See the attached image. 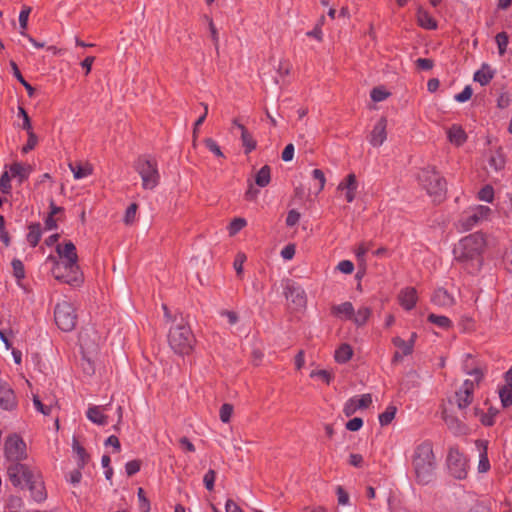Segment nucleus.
<instances>
[{
    "instance_id": "de8ad7c7",
    "label": "nucleus",
    "mask_w": 512,
    "mask_h": 512,
    "mask_svg": "<svg viewBox=\"0 0 512 512\" xmlns=\"http://www.w3.org/2000/svg\"><path fill=\"white\" fill-rule=\"evenodd\" d=\"M31 7L30 6H27V5H24L20 11V14H19V24H20V27L22 29L21 32H25V30L27 29L28 27V19H29V15L31 13Z\"/></svg>"
},
{
    "instance_id": "79ce46f5",
    "label": "nucleus",
    "mask_w": 512,
    "mask_h": 512,
    "mask_svg": "<svg viewBox=\"0 0 512 512\" xmlns=\"http://www.w3.org/2000/svg\"><path fill=\"white\" fill-rule=\"evenodd\" d=\"M247 225V221L244 218H235L231 221L228 226V232L230 236L236 235Z\"/></svg>"
},
{
    "instance_id": "58836bf2",
    "label": "nucleus",
    "mask_w": 512,
    "mask_h": 512,
    "mask_svg": "<svg viewBox=\"0 0 512 512\" xmlns=\"http://www.w3.org/2000/svg\"><path fill=\"white\" fill-rule=\"evenodd\" d=\"M499 397L501 401V405L504 408L510 407L512 405V388L506 385H503L499 388Z\"/></svg>"
},
{
    "instance_id": "b1692460",
    "label": "nucleus",
    "mask_w": 512,
    "mask_h": 512,
    "mask_svg": "<svg viewBox=\"0 0 512 512\" xmlns=\"http://www.w3.org/2000/svg\"><path fill=\"white\" fill-rule=\"evenodd\" d=\"M13 178H18L19 183L28 179L33 171V167L29 164L14 162L9 166L8 170Z\"/></svg>"
},
{
    "instance_id": "20e7f679",
    "label": "nucleus",
    "mask_w": 512,
    "mask_h": 512,
    "mask_svg": "<svg viewBox=\"0 0 512 512\" xmlns=\"http://www.w3.org/2000/svg\"><path fill=\"white\" fill-rule=\"evenodd\" d=\"M418 181L433 201L444 200L447 192L446 180L434 167L423 168L418 174Z\"/></svg>"
},
{
    "instance_id": "f8f14e48",
    "label": "nucleus",
    "mask_w": 512,
    "mask_h": 512,
    "mask_svg": "<svg viewBox=\"0 0 512 512\" xmlns=\"http://www.w3.org/2000/svg\"><path fill=\"white\" fill-rule=\"evenodd\" d=\"M455 512H489L488 507L479 501L476 494L463 491L456 498Z\"/></svg>"
},
{
    "instance_id": "1a4fd4ad",
    "label": "nucleus",
    "mask_w": 512,
    "mask_h": 512,
    "mask_svg": "<svg viewBox=\"0 0 512 512\" xmlns=\"http://www.w3.org/2000/svg\"><path fill=\"white\" fill-rule=\"evenodd\" d=\"M449 473L458 480H463L468 475L469 465L467 457L457 448H451L447 456Z\"/></svg>"
},
{
    "instance_id": "49530a36",
    "label": "nucleus",
    "mask_w": 512,
    "mask_h": 512,
    "mask_svg": "<svg viewBox=\"0 0 512 512\" xmlns=\"http://www.w3.org/2000/svg\"><path fill=\"white\" fill-rule=\"evenodd\" d=\"M33 404L37 411L43 415H50L52 412V404H43L37 395L33 396Z\"/></svg>"
},
{
    "instance_id": "cd10ccee",
    "label": "nucleus",
    "mask_w": 512,
    "mask_h": 512,
    "mask_svg": "<svg viewBox=\"0 0 512 512\" xmlns=\"http://www.w3.org/2000/svg\"><path fill=\"white\" fill-rule=\"evenodd\" d=\"M432 302L440 307H451L455 303V299L453 295H451L446 289L444 288H438L433 296H432Z\"/></svg>"
},
{
    "instance_id": "2eb2a0df",
    "label": "nucleus",
    "mask_w": 512,
    "mask_h": 512,
    "mask_svg": "<svg viewBox=\"0 0 512 512\" xmlns=\"http://www.w3.org/2000/svg\"><path fill=\"white\" fill-rule=\"evenodd\" d=\"M475 383L472 380H465L458 391H456V403L460 410L466 409L473 401Z\"/></svg>"
},
{
    "instance_id": "a18cd8bd",
    "label": "nucleus",
    "mask_w": 512,
    "mask_h": 512,
    "mask_svg": "<svg viewBox=\"0 0 512 512\" xmlns=\"http://www.w3.org/2000/svg\"><path fill=\"white\" fill-rule=\"evenodd\" d=\"M310 377L318 378L326 384H330V382L333 380V374L330 371L325 370V369L313 370L310 373Z\"/></svg>"
},
{
    "instance_id": "aec40b11",
    "label": "nucleus",
    "mask_w": 512,
    "mask_h": 512,
    "mask_svg": "<svg viewBox=\"0 0 512 512\" xmlns=\"http://www.w3.org/2000/svg\"><path fill=\"white\" fill-rule=\"evenodd\" d=\"M233 126L236 127L240 131V138L242 142V146L246 154L251 153L257 145L256 140L253 135L247 130V128L241 124L237 119L233 120Z\"/></svg>"
},
{
    "instance_id": "ddd939ff",
    "label": "nucleus",
    "mask_w": 512,
    "mask_h": 512,
    "mask_svg": "<svg viewBox=\"0 0 512 512\" xmlns=\"http://www.w3.org/2000/svg\"><path fill=\"white\" fill-rule=\"evenodd\" d=\"M372 404L371 394H362L351 397L343 406V413L350 417L359 410L367 409Z\"/></svg>"
},
{
    "instance_id": "0e129e2a",
    "label": "nucleus",
    "mask_w": 512,
    "mask_h": 512,
    "mask_svg": "<svg viewBox=\"0 0 512 512\" xmlns=\"http://www.w3.org/2000/svg\"><path fill=\"white\" fill-rule=\"evenodd\" d=\"M312 177L318 181V193L324 189L326 178L322 170L314 169L312 171Z\"/></svg>"
},
{
    "instance_id": "6ab92c4d",
    "label": "nucleus",
    "mask_w": 512,
    "mask_h": 512,
    "mask_svg": "<svg viewBox=\"0 0 512 512\" xmlns=\"http://www.w3.org/2000/svg\"><path fill=\"white\" fill-rule=\"evenodd\" d=\"M418 301L417 291L414 287H405L398 294L399 304L407 311L412 310Z\"/></svg>"
},
{
    "instance_id": "c85d7f7f",
    "label": "nucleus",
    "mask_w": 512,
    "mask_h": 512,
    "mask_svg": "<svg viewBox=\"0 0 512 512\" xmlns=\"http://www.w3.org/2000/svg\"><path fill=\"white\" fill-rule=\"evenodd\" d=\"M416 18L418 25L424 29L435 30L437 28V21L422 7L417 9Z\"/></svg>"
},
{
    "instance_id": "680f3d73",
    "label": "nucleus",
    "mask_w": 512,
    "mask_h": 512,
    "mask_svg": "<svg viewBox=\"0 0 512 512\" xmlns=\"http://www.w3.org/2000/svg\"><path fill=\"white\" fill-rule=\"evenodd\" d=\"M141 462L139 460L128 461L125 465V471L128 476H132L140 471Z\"/></svg>"
},
{
    "instance_id": "13d9d810",
    "label": "nucleus",
    "mask_w": 512,
    "mask_h": 512,
    "mask_svg": "<svg viewBox=\"0 0 512 512\" xmlns=\"http://www.w3.org/2000/svg\"><path fill=\"white\" fill-rule=\"evenodd\" d=\"M27 134L28 140L27 143L22 147L23 153H28L30 150L34 149L38 142L37 136L33 131L27 132Z\"/></svg>"
},
{
    "instance_id": "393cba45",
    "label": "nucleus",
    "mask_w": 512,
    "mask_h": 512,
    "mask_svg": "<svg viewBox=\"0 0 512 512\" xmlns=\"http://www.w3.org/2000/svg\"><path fill=\"white\" fill-rule=\"evenodd\" d=\"M25 486H28L33 499L42 502L46 499L47 494L43 481L36 475Z\"/></svg>"
},
{
    "instance_id": "69168bd1",
    "label": "nucleus",
    "mask_w": 512,
    "mask_h": 512,
    "mask_svg": "<svg viewBox=\"0 0 512 512\" xmlns=\"http://www.w3.org/2000/svg\"><path fill=\"white\" fill-rule=\"evenodd\" d=\"M505 161L501 155L491 156L489 159L490 167L494 168V170L499 171L504 167Z\"/></svg>"
},
{
    "instance_id": "72a5a7b5",
    "label": "nucleus",
    "mask_w": 512,
    "mask_h": 512,
    "mask_svg": "<svg viewBox=\"0 0 512 512\" xmlns=\"http://www.w3.org/2000/svg\"><path fill=\"white\" fill-rule=\"evenodd\" d=\"M371 316V309L366 306L360 307L357 312L354 311L352 322L357 326H363L366 324Z\"/></svg>"
},
{
    "instance_id": "4c0bfd02",
    "label": "nucleus",
    "mask_w": 512,
    "mask_h": 512,
    "mask_svg": "<svg viewBox=\"0 0 512 512\" xmlns=\"http://www.w3.org/2000/svg\"><path fill=\"white\" fill-rule=\"evenodd\" d=\"M428 321L442 329H449L452 326L451 320L442 315L430 314L428 316Z\"/></svg>"
},
{
    "instance_id": "9d476101",
    "label": "nucleus",
    "mask_w": 512,
    "mask_h": 512,
    "mask_svg": "<svg viewBox=\"0 0 512 512\" xmlns=\"http://www.w3.org/2000/svg\"><path fill=\"white\" fill-rule=\"evenodd\" d=\"M4 455L9 462L25 460L27 458L26 443L17 434L9 435L5 440Z\"/></svg>"
},
{
    "instance_id": "f257e3e1",
    "label": "nucleus",
    "mask_w": 512,
    "mask_h": 512,
    "mask_svg": "<svg viewBox=\"0 0 512 512\" xmlns=\"http://www.w3.org/2000/svg\"><path fill=\"white\" fill-rule=\"evenodd\" d=\"M57 257L49 255L46 262L52 264L51 273L59 281L71 286H79L83 283V273L78 264L76 246L71 242L56 246Z\"/></svg>"
},
{
    "instance_id": "bf43d9fd",
    "label": "nucleus",
    "mask_w": 512,
    "mask_h": 512,
    "mask_svg": "<svg viewBox=\"0 0 512 512\" xmlns=\"http://www.w3.org/2000/svg\"><path fill=\"white\" fill-rule=\"evenodd\" d=\"M205 146L217 157H224L219 145L212 138H207L204 141Z\"/></svg>"
},
{
    "instance_id": "f704fd0d",
    "label": "nucleus",
    "mask_w": 512,
    "mask_h": 512,
    "mask_svg": "<svg viewBox=\"0 0 512 512\" xmlns=\"http://www.w3.org/2000/svg\"><path fill=\"white\" fill-rule=\"evenodd\" d=\"M271 180V168L268 165L263 166L255 176V183L259 187H266Z\"/></svg>"
},
{
    "instance_id": "a211bd4d",
    "label": "nucleus",
    "mask_w": 512,
    "mask_h": 512,
    "mask_svg": "<svg viewBox=\"0 0 512 512\" xmlns=\"http://www.w3.org/2000/svg\"><path fill=\"white\" fill-rule=\"evenodd\" d=\"M441 418L447 425L448 429L455 435H463L466 433V426L455 415L451 414L446 408L442 409Z\"/></svg>"
},
{
    "instance_id": "052dcab7",
    "label": "nucleus",
    "mask_w": 512,
    "mask_h": 512,
    "mask_svg": "<svg viewBox=\"0 0 512 512\" xmlns=\"http://www.w3.org/2000/svg\"><path fill=\"white\" fill-rule=\"evenodd\" d=\"M291 69H292V65L289 60L281 59L279 61L277 72L280 76L285 77V76L289 75Z\"/></svg>"
},
{
    "instance_id": "37998d69",
    "label": "nucleus",
    "mask_w": 512,
    "mask_h": 512,
    "mask_svg": "<svg viewBox=\"0 0 512 512\" xmlns=\"http://www.w3.org/2000/svg\"><path fill=\"white\" fill-rule=\"evenodd\" d=\"M396 414V407L388 406L386 410L379 415V422L382 426L388 425L394 419Z\"/></svg>"
},
{
    "instance_id": "8fccbe9b",
    "label": "nucleus",
    "mask_w": 512,
    "mask_h": 512,
    "mask_svg": "<svg viewBox=\"0 0 512 512\" xmlns=\"http://www.w3.org/2000/svg\"><path fill=\"white\" fill-rule=\"evenodd\" d=\"M233 406L229 403H225L221 406L219 411L220 420L223 423H228L233 414Z\"/></svg>"
},
{
    "instance_id": "7ed1b4c3",
    "label": "nucleus",
    "mask_w": 512,
    "mask_h": 512,
    "mask_svg": "<svg viewBox=\"0 0 512 512\" xmlns=\"http://www.w3.org/2000/svg\"><path fill=\"white\" fill-rule=\"evenodd\" d=\"M486 246L483 233L475 232L461 238L453 248L454 259L464 265L479 263Z\"/></svg>"
},
{
    "instance_id": "ea45409f",
    "label": "nucleus",
    "mask_w": 512,
    "mask_h": 512,
    "mask_svg": "<svg viewBox=\"0 0 512 512\" xmlns=\"http://www.w3.org/2000/svg\"><path fill=\"white\" fill-rule=\"evenodd\" d=\"M11 265L13 269V275L16 278L18 285L20 286L21 281L25 278L24 265L19 259H13Z\"/></svg>"
},
{
    "instance_id": "4be33fe9",
    "label": "nucleus",
    "mask_w": 512,
    "mask_h": 512,
    "mask_svg": "<svg viewBox=\"0 0 512 512\" xmlns=\"http://www.w3.org/2000/svg\"><path fill=\"white\" fill-rule=\"evenodd\" d=\"M70 171L73 173L75 180H81L87 178L93 174V165L89 162H70L68 164Z\"/></svg>"
},
{
    "instance_id": "bb28decb",
    "label": "nucleus",
    "mask_w": 512,
    "mask_h": 512,
    "mask_svg": "<svg viewBox=\"0 0 512 512\" xmlns=\"http://www.w3.org/2000/svg\"><path fill=\"white\" fill-rule=\"evenodd\" d=\"M331 313L341 320H352L354 316V306L351 302H343L332 306Z\"/></svg>"
},
{
    "instance_id": "6e6d98bb",
    "label": "nucleus",
    "mask_w": 512,
    "mask_h": 512,
    "mask_svg": "<svg viewBox=\"0 0 512 512\" xmlns=\"http://www.w3.org/2000/svg\"><path fill=\"white\" fill-rule=\"evenodd\" d=\"M215 479L216 473L214 470L210 469L205 473L203 482L207 490L212 491L214 489Z\"/></svg>"
},
{
    "instance_id": "f3484780",
    "label": "nucleus",
    "mask_w": 512,
    "mask_h": 512,
    "mask_svg": "<svg viewBox=\"0 0 512 512\" xmlns=\"http://www.w3.org/2000/svg\"><path fill=\"white\" fill-rule=\"evenodd\" d=\"M387 119L381 117L373 126L369 136V143L374 147H380L387 139Z\"/></svg>"
},
{
    "instance_id": "a19ab883",
    "label": "nucleus",
    "mask_w": 512,
    "mask_h": 512,
    "mask_svg": "<svg viewBox=\"0 0 512 512\" xmlns=\"http://www.w3.org/2000/svg\"><path fill=\"white\" fill-rule=\"evenodd\" d=\"M11 178H13L8 170H5L0 177V191L9 194L12 190Z\"/></svg>"
},
{
    "instance_id": "473e14b6",
    "label": "nucleus",
    "mask_w": 512,
    "mask_h": 512,
    "mask_svg": "<svg viewBox=\"0 0 512 512\" xmlns=\"http://www.w3.org/2000/svg\"><path fill=\"white\" fill-rule=\"evenodd\" d=\"M493 78V72L486 64L474 74V80L482 86L487 85Z\"/></svg>"
},
{
    "instance_id": "338daca9",
    "label": "nucleus",
    "mask_w": 512,
    "mask_h": 512,
    "mask_svg": "<svg viewBox=\"0 0 512 512\" xmlns=\"http://www.w3.org/2000/svg\"><path fill=\"white\" fill-rule=\"evenodd\" d=\"M348 463L353 467L362 468L364 465V458L360 454L352 453L349 455Z\"/></svg>"
},
{
    "instance_id": "423d86ee",
    "label": "nucleus",
    "mask_w": 512,
    "mask_h": 512,
    "mask_svg": "<svg viewBox=\"0 0 512 512\" xmlns=\"http://www.w3.org/2000/svg\"><path fill=\"white\" fill-rule=\"evenodd\" d=\"M491 214V209L484 205H475L462 212L460 218L455 223L458 232H466L477 226L484 220H487Z\"/></svg>"
},
{
    "instance_id": "7c9ffc66",
    "label": "nucleus",
    "mask_w": 512,
    "mask_h": 512,
    "mask_svg": "<svg viewBox=\"0 0 512 512\" xmlns=\"http://www.w3.org/2000/svg\"><path fill=\"white\" fill-rule=\"evenodd\" d=\"M354 351L351 345L342 343L334 352V360L339 364L347 363L353 356Z\"/></svg>"
},
{
    "instance_id": "3c124183",
    "label": "nucleus",
    "mask_w": 512,
    "mask_h": 512,
    "mask_svg": "<svg viewBox=\"0 0 512 512\" xmlns=\"http://www.w3.org/2000/svg\"><path fill=\"white\" fill-rule=\"evenodd\" d=\"M137 497L139 500V507L142 512H149L150 511V502L147 499L145 495V491L143 488H138L137 490Z\"/></svg>"
},
{
    "instance_id": "c9c22d12",
    "label": "nucleus",
    "mask_w": 512,
    "mask_h": 512,
    "mask_svg": "<svg viewBox=\"0 0 512 512\" xmlns=\"http://www.w3.org/2000/svg\"><path fill=\"white\" fill-rule=\"evenodd\" d=\"M72 448L77 455L79 467L83 468L89 460V455L76 439L73 440Z\"/></svg>"
},
{
    "instance_id": "39448f33",
    "label": "nucleus",
    "mask_w": 512,
    "mask_h": 512,
    "mask_svg": "<svg viewBox=\"0 0 512 512\" xmlns=\"http://www.w3.org/2000/svg\"><path fill=\"white\" fill-rule=\"evenodd\" d=\"M194 335L190 327L181 321L172 326L168 333V344L170 348L178 355H188L192 352L194 346Z\"/></svg>"
},
{
    "instance_id": "774afa93",
    "label": "nucleus",
    "mask_w": 512,
    "mask_h": 512,
    "mask_svg": "<svg viewBox=\"0 0 512 512\" xmlns=\"http://www.w3.org/2000/svg\"><path fill=\"white\" fill-rule=\"evenodd\" d=\"M503 263L506 270L512 272V247L505 251L503 256Z\"/></svg>"
},
{
    "instance_id": "603ef678",
    "label": "nucleus",
    "mask_w": 512,
    "mask_h": 512,
    "mask_svg": "<svg viewBox=\"0 0 512 512\" xmlns=\"http://www.w3.org/2000/svg\"><path fill=\"white\" fill-rule=\"evenodd\" d=\"M138 206L135 203H132L128 206L124 216V222L127 225H130L135 222L136 214H137Z\"/></svg>"
},
{
    "instance_id": "f03ea898",
    "label": "nucleus",
    "mask_w": 512,
    "mask_h": 512,
    "mask_svg": "<svg viewBox=\"0 0 512 512\" xmlns=\"http://www.w3.org/2000/svg\"><path fill=\"white\" fill-rule=\"evenodd\" d=\"M411 463L419 483L426 484L432 480L436 468V458L430 441H423L415 446Z\"/></svg>"
},
{
    "instance_id": "4468645a",
    "label": "nucleus",
    "mask_w": 512,
    "mask_h": 512,
    "mask_svg": "<svg viewBox=\"0 0 512 512\" xmlns=\"http://www.w3.org/2000/svg\"><path fill=\"white\" fill-rule=\"evenodd\" d=\"M18 406V400L10 385L0 380V409L14 411Z\"/></svg>"
},
{
    "instance_id": "2f4dec72",
    "label": "nucleus",
    "mask_w": 512,
    "mask_h": 512,
    "mask_svg": "<svg viewBox=\"0 0 512 512\" xmlns=\"http://www.w3.org/2000/svg\"><path fill=\"white\" fill-rule=\"evenodd\" d=\"M27 242L32 247H36L41 239L42 230L39 223H33L28 227Z\"/></svg>"
},
{
    "instance_id": "412c9836",
    "label": "nucleus",
    "mask_w": 512,
    "mask_h": 512,
    "mask_svg": "<svg viewBox=\"0 0 512 512\" xmlns=\"http://www.w3.org/2000/svg\"><path fill=\"white\" fill-rule=\"evenodd\" d=\"M447 139L453 146L460 147L467 141V134L459 124H453L446 130Z\"/></svg>"
},
{
    "instance_id": "e433bc0d",
    "label": "nucleus",
    "mask_w": 512,
    "mask_h": 512,
    "mask_svg": "<svg viewBox=\"0 0 512 512\" xmlns=\"http://www.w3.org/2000/svg\"><path fill=\"white\" fill-rule=\"evenodd\" d=\"M495 42L498 48V54L500 56H503L506 51L509 44V36L506 32H499L495 36Z\"/></svg>"
},
{
    "instance_id": "4d7b16f0",
    "label": "nucleus",
    "mask_w": 512,
    "mask_h": 512,
    "mask_svg": "<svg viewBox=\"0 0 512 512\" xmlns=\"http://www.w3.org/2000/svg\"><path fill=\"white\" fill-rule=\"evenodd\" d=\"M246 261V255L244 253H238L234 259L233 267L238 276H242L243 274V265Z\"/></svg>"
},
{
    "instance_id": "5701e85b",
    "label": "nucleus",
    "mask_w": 512,
    "mask_h": 512,
    "mask_svg": "<svg viewBox=\"0 0 512 512\" xmlns=\"http://www.w3.org/2000/svg\"><path fill=\"white\" fill-rule=\"evenodd\" d=\"M392 343L397 348L393 356L394 362L402 360L404 356H408L413 352L412 342L406 341L399 336L394 337Z\"/></svg>"
},
{
    "instance_id": "e2e57ef3",
    "label": "nucleus",
    "mask_w": 512,
    "mask_h": 512,
    "mask_svg": "<svg viewBox=\"0 0 512 512\" xmlns=\"http://www.w3.org/2000/svg\"><path fill=\"white\" fill-rule=\"evenodd\" d=\"M472 94V88L470 86H466L460 93L454 96V99L459 103H464L471 98Z\"/></svg>"
},
{
    "instance_id": "c756f323",
    "label": "nucleus",
    "mask_w": 512,
    "mask_h": 512,
    "mask_svg": "<svg viewBox=\"0 0 512 512\" xmlns=\"http://www.w3.org/2000/svg\"><path fill=\"white\" fill-rule=\"evenodd\" d=\"M104 410L105 408L101 406H91L88 408L86 416L91 422L104 426L108 424V417L104 414Z\"/></svg>"
},
{
    "instance_id": "864d4df0",
    "label": "nucleus",
    "mask_w": 512,
    "mask_h": 512,
    "mask_svg": "<svg viewBox=\"0 0 512 512\" xmlns=\"http://www.w3.org/2000/svg\"><path fill=\"white\" fill-rule=\"evenodd\" d=\"M389 92H387L385 89L381 88V87H376L374 88L372 91H371V99L374 101V102H381V101H384L386 98H388L389 96Z\"/></svg>"
},
{
    "instance_id": "0eeeda50",
    "label": "nucleus",
    "mask_w": 512,
    "mask_h": 512,
    "mask_svg": "<svg viewBox=\"0 0 512 512\" xmlns=\"http://www.w3.org/2000/svg\"><path fill=\"white\" fill-rule=\"evenodd\" d=\"M135 170L141 177L142 187L146 190L154 189L160 179L157 162L148 157H139L135 162Z\"/></svg>"
},
{
    "instance_id": "c03bdc74",
    "label": "nucleus",
    "mask_w": 512,
    "mask_h": 512,
    "mask_svg": "<svg viewBox=\"0 0 512 512\" xmlns=\"http://www.w3.org/2000/svg\"><path fill=\"white\" fill-rule=\"evenodd\" d=\"M490 470V462L487 456V448L484 447L479 455L478 472L486 473Z\"/></svg>"
},
{
    "instance_id": "dca6fc26",
    "label": "nucleus",
    "mask_w": 512,
    "mask_h": 512,
    "mask_svg": "<svg viewBox=\"0 0 512 512\" xmlns=\"http://www.w3.org/2000/svg\"><path fill=\"white\" fill-rule=\"evenodd\" d=\"M358 189V182L355 174H348L339 184L337 190L344 194V197L348 203H351L356 198Z\"/></svg>"
},
{
    "instance_id": "a878e982",
    "label": "nucleus",
    "mask_w": 512,
    "mask_h": 512,
    "mask_svg": "<svg viewBox=\"0 0 512 512\" xmlns=\"http://www.w3.org/2000/svg\"><path fill=\"white\" fill-rule=\"evenodd\" d=\"M286 298L291 300L297 308L301 309L306 306V294L300 287L288 286L286 289Z\"/></svg>"
},
{
    "instance_id": "5fc2aeb1",
    "label": "nucleus",
    "mask_w": 512,
    "mask_h": 512,
    "mask_svg": "<svg viewBox=\"0 0 512 512\" xmlns=\"http://www.w3.org/2000/svg\"><path fill=\"white\" fill-rule=\"evenodd\" d=\"M497 415V411L490 408L487 413H482L480 421L485 426H492L495 422V417Z\"/></svg>"
},
{
    "instance_id": "6e6552de",
    "label": "nucleus",
    "mask_w": 512,
    "mask_h": 512,
    "mask_svg": "<svg viewBox=\"0 0 512 512\" xmlns=\"http://www.w3.org/2000/svg\"><path fill=\"white\" fill-rule=\"evenodd\" d=\"M54 319L56 325L62 331H72L77 323V313L74 304L67 300L57 303L54 310Z\"/></svg>"
},
{
    "instance_id": "09e8293b",
    "label": "nucleus",
    "mask_w": 512,
    "mask_h": 512,
    "mask_svg": "<svg viewBox=\"0 0 512 512\" xmlns=\"http://www.w3.org/2000/svg\"><path fill=\"white\" fill-rule=\"evenodd\" d=\"M478 199L481 201H485L488 203H491L494 199V189L490 185L484 186L479 192H478Z\"/></svg>"
},
{
    "instance_id": "9b49d317",
    "label": "nucleus",
    "mask_w": 512,
    "mask_h": 512,
    "mask_svg": "<svg viewBox=\"0 0 512 512\" xmlns=\"http://www.w3.org/2000/svg\"><path fill=\"white\" fill-rule=\"evenodd\" d=\"M7 475L15 487H23L35 476V473L21 461L10 462L7 468Z\"/></svg>"
}]
</instances>
